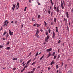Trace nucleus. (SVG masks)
Instances as JSON below:
<instances>
[{"label":"nucleus","instance_id":"obj_23","mask_svg":"<svg viewBox=\"0 0 73 73\" xmlns=\"http://www.w3.org/2000/svg\"><path fill=\"white\" fill-rule=\"evenodd\" d=\"M28 64L27 65L25 66V67H24V69H25L26 68H27V67H28Z\"/></svg>","mask_w":73,"mask_h":73},{"label":"nucleus","instance_id":"obj_16","mask_svg":"<svg viewBox=\"0 0 73 73\" xmlns=\"http://www.w3.org/2000/svg\"><path fill=\"white\" fill-rule=\"evenodd\" d=\"M54 11H56V7L55 6V5L54 6Z\"/></svg>","mask_w":73,"mask_h":73},{"label":"nucleus","instance_id":"obj_17","mask_svg":"<svg viewBox=\"0 0 73 73\" xmlns=\"http://www.w3.org/2000/svg\"><path fill=\"white\" fill-rule=\"evenodd\" d=\"M72 70H70L67 73H72Z\"/></svg>","mask_w":73,"mask_h":73},{"label":"nucleus","instance_id":"obj_38","mask_svg":"<svg viewBox=\"0 0 73 73\" xmlns=\"http://www.w3.org/2000/svg\"><path fill=\"white\" fill-rule=\"evenodd\" d=\"M55 53H56V52H53L52 54V56H54V54H55Z\"/></svg>","mask_w":73,"mask_h":73},{"label":"nucleus","instance_id":"obj_49","mask_svg":"<svg viewBox=\"0 0 73 73\" xmlns=\"http://www.w3.org/2000/svg\"><path fill=\"white\" fill-rule=\"evenodd\" d=\"M60 42H61V40H59V41L58 42V43L59 44H60Z\"/></svg>","mask_w":73,"mask_h":73},{"label":"nucleus","instance_id":"obj_54","mask_svg":"<svg viewBox=\"0 0 73 73\" xmlns=\"http://www.w3.org/2000/svg\"><path fill=\"white\" fill-rule=\"evenodd\" d=\"M40 31L41 32H43V30L42 29H41L40 30Z\"/></svg>","mask_w":73,"mask_h":73},{"label":"nucleus","instance_id":"obj_45","mask_svg":"<svg viewBox=\"0 0 73 73\" xmlns=\"http://www.w3.org/2000/svg\"><path fill=\"white\" fill-rule=\"evenodd\" d=\"M38 19H40V15H39L38 17Z\"/></svg>","mask_w":73,"mask_h":73},{"label":"nucleus","instance_id":"obj_29","mask_svg":"<svg viewBox=\"0 0 73 73\" xmlns=\"http://www.w3.org/2000/svg\"><path fill=\"white\" fill-rule=\"evenodd\" d=\"M36 25H37V27H40V25L39 24H36Z\"/></svg>","mask_w":73,"mask_h":73},{"label":"nucleus","instance_id":"obj_6","mask_svg":"<svg viewBox=\"0 0 73 73\" xmlns=\"http://www.w3.org/2000/svg\"><path fill=\"white\" fill-rule=\"evenodd\" d=\"M9 32L10 35H13V32H11L10 30H9Z\"/></svg>","mask_w":73,"mask_h":73},{"label":"nucleus","instance_id":"obj_4","mask_svg":"<svg viewBox=\"0 0 73 73\" xmlns=\"http://www.w3.org/2000/svg\"><path fill=\"white\" fill-rule=\"evenodd\" d=\"M52 48H51L49 49H47L46 50V52H50V51H52Z\"/></svg>","mask_w":73,"mask_h":73},{"label":"nucleus","instance_id":"obj_60","mask_svg":"<svg viewBox=\"0 0 73 73\" xmlns=\"http://www.w3.org/2000/svg\"><path fill=\"white\" fill-rule=\"evenodd\" d=\"M20 62H22V61H23V59H21L20 60Z\"/></svg>","mask_w":73,"mask_h":73},{"label":"nucleus","instance_id":"obj_34","mask_svg":"<svg viewBox=\"0 0 73 73\" xmlns=\"http://www.w3.org/2000/svg\"><path fill=\"white\" fill-rule=\"evenodd\" d=\"M16 68L15 67L14 68H13V70H16Z\"/></svg>","mask_w":73,"mask_h":73},{"label":"nucleus","instance_id":"obj_36","mask_svg":"<svg viewBox=\"0 0 73 73\" xmlns=\"http://www.w3.org/2000/svg\"><path fill=\"white\" fill-rule=\"evenodd\" d=\"M44 25H47V23H46V22L45 21H44Z\"/></svg>","mask_w":73,"mask_h":73},{"label":"nucleus","instance_id":"obj_37","mask_svg":"<svg viewBox=\"0 0 73 73\" xmlns=\"http://www.w3.org/2000/svg\"><path fill=\"white\" fill-rule=\"evenodd\" d=\"M17 5L19 8V3H17Z\"/></svg>","mask_w":73,"mask_h":73},{"label":"nucleus","instance_id":"obj_53","mask_svg":"<svg viewBox=\"0 0 73 73\" xmlns=\"http://www.w3.org/2000/svg\"><path fill=\"white\" fill-rule=\"evenodd\" d=\"M7 44V45H9V42H8Z\"/></svg>","mask_w":73,"mask_h":73},{"label":"nucleus","instance_id":"obj_46","mask_svg":"<svg viewBox=\"0 0 73 73\" xmlns=\"http://www.w3.org/2000/svg\"><path fill=\"white\" fill-rule=\"evenodd\" d=\"M31 53H30L28 55V57H29V56H31Z\"/></svg>","mask_w":73,"mask_h":73},{"label":"nucleus","instance_id":"obj_2","mask_svg":"<svg viewBox=\"0 0 73 73\" xmlns=\"http://www.w3.org/2000/svg\"><path fill=\"white\" fill-rule=\"evenodd\" d=\"M13 7H12V9L13 11H14V10H15V9L16 7V4L13 5Z\"/></svg>","mask_w":73,"mask_h":73},{"label":"nucleus","instance_id":"obj_25","mask_svg":"<svg viewBox=\"0 0 73 73\" xmlns=\"http://www.w3.org/2000/svg\"><path fill=\"white\" fill-rule=\"evenodd\" d=\"M38 52H37L36 53L35 56L36 57L37 56V55H38Z\"/></svg>","mask_w":73,"mask_h":73},{"label":"nucleus","instance_id":"obj_13","mask_svg":"<svg viewBox=\"0 0 73 73\" xmlns=\"http://www.w3.org/2000/svg\"><path fill=\"white\" fill-rule=\"evenodd\" d=\"M36 69V68H33V70H32V72H35V70Z\"/></svg>","mask_w":73,"mask_h":73},{"label":"nucleus","instance_id":"obj_35","mask_svg":"<svg viewBox=\"0 0 73 73\" xmlns=\"http://www.w3.org/2000/svg\"><path fill=\"white\" fill-rule=\"evenodd\" d=\"M35 63H36V61H35L33 63H32V65H34V64H35Z\"/></svg>","mask_w":73,"mask_h":73},{"label":"nucleus","instance_id":"obj_22","mask_svg":"<svg viewBox=\"0 0 73 73\" xmlns=\"http://www.w3.org/2000/svg\"><path fill=\"white\" fill-rule=\"evenodd\" d=\"M61 69L60 68H59V70H58V72L59 73H61Z\"/></svg>","mask_w":73,"mask_h":73},{"label":"nucleus","instance_id":"obj_11","mask_svg":"<svg viewBox=\"0 0 73 73\" xmlns=\"http://www.w3.org/2000/svg\"><path fill=\"white\" fill-rule=\"evenodd\" d=\"M51 53H49L48 54V56H47V58H49V57H50V56H51Z\"/></svg>","mask_w":73,"mask_h":73},{"label":"nucleus","instance_id":"obj_39","mask_svg":"<svg viewBox=\"0 0 73 73\" xmlns=\"http://www.w3.org/2000/svg\"><path fill=\"white\" fill-rule=\"evenodd\" d=\"M65 21H66V24H67L66 23H67V19H66Z\"/></svg>","mask_w":73,"mask_h":73},{"label":"nucleus","instance_id":"obj_7","mask_svg":"<svg viewBox=\"0 0 73 73\" xmlns=\"http://www.w3.org/2000/svg\"><path fill=\"white\" fill-rule=\"evenodd\" d=\"M52 37H53V38H56V37L55 36V33L54 32H53V35L52 36Z\"/></svg>","mask_w":73,"mask_h":73},{"label":"nucleus","instance_id":"obj_3","mask_svg":"<svg viewBox=\"0 0 73 73\" xmlns=\"http://www.w3.org/2000/svg\"><path fill=\"white\" fill-rule=\"evenodd\" d=\"M59 6H57L56 7V11L57 13H58L60 12V10H59Z\"/></svg>","mask_w":73,"mask_h":73},{"label":"nucleus","instance_id":"obj_19","mask_svg":"<svg viewBox=\"0 0 73 73\" xmlns=\"http://www.w3.org/2000/svg\"><path fill=\"white\" fill-rule=\"evenodd\" d=\"M54 63V62L53 61H52V62L50 64L51 65H53V64Z\"/></svg>","mask_w":73,"mask_h":73},{"label":"nucleus","instance_id":"obj_31","mask_svg":"<svg viewBox=\"0 0 73 73\" xmlns=\"http://www.w3.org/2000/svg\"><path fill=\"white\" fill-rule=\"evenodd\" d=\"M48 32L49 33H50V32H51V30L50 29V28H49L48 29Z\"/></svg>","mask_w":73,"mask_h":73},{"label":"nucleus","instance_id":"obj_59","mask_svg":"<svg viewBox=\"0 0 73 73\" xmlns=\"http://www.w3.org/2000/svg\"><path fill=\"white\" fill-rule=\"evenodd\" d=\"M51 24L52 25L53 24V22H51Z\"/></svg>","mask_w":73,"mask_h":73},{"label":"nucleus","instance_id":"obj_21","mask_svg":"<svg viewBox=\"0 0 73 73\" xmlns=\"http://www.w3.org/2000/svg\"><path fill=\"white\" fill-rule=\"evenodd\" d=\"M48 13L49 14H50V10H48Z\"/></svg>","mask_w":73,"mask_h":73},{"label":"nucleus","instance_id":"obj_20","mask_svg":"<svg viewBox=\"0 0 73 73\" xmlns=\"http://www.w3.org/2000/svg\"><path fill=\"white\" fill-rule=\"evenodd\" d=\"M50 1H51V3L52 4V5H53V2H52V0H50Z\"/></svg>","mask_w":73,"mask_h":73},{"label":"nucleus","instance_id":"obj_40","mask_svg":"<svg viewBox=\"0 0 73 73\" xmlns=\"http://www.w3.org/2000/svg\"><path fill=\"white\" fill-rule=\"evenodd\" d=\"M56 68H57V69H58V66L57 65L56 66Z\"/></svg>","mask_w":73,"mask_h":73},{"label":"nucleus","instance_id":"obj_9","mask_svg":"<svg viewBox=\"0 0 73 73\" xmlns=\"http://www.w3.org/2000/svg\"><path fill=\"white\" fill-rule=\"evenodd\" d=\"M7 21H8V20H6L5 21V22L3 23L4 24L3 25V26H5V25H6V23H7Z\"/></svg>","mask_w":73,"mask_h":73},{"label":"nucleus","instance_id":"obj_57","mask_svg":"<svg viewBox=\"0 0 73 73\" xmlns=\"http://www.w3.org/2000/svg\"><path fill=\"white\" fill-rule=\"evenodd\" d=\"M63 4L64 5H65V1H63Z\"/></svg>","mask_w":73,"mask_h":73},{"label":"nucleus","instance_id":"obj_33","mask_svg":"<svg viewBox=\"0 0 73 73\" xmlns=\"http://www.w3.org/2000/svg\"><path fill=\"white\" fill-rule=\"evenodd\" d=\"M60 55H58V57L57 58V59H58L60 58Z\"/></svg>","mask_w":73,"mask_h":73},{"label":"nucleus","instance_id":"obj_28","mask_svg":"<svg viewBox=\"0 0 73 73\" xmlns=\"http://www.w3.org/2000/svg\"><path fill=\"white\" fill-rule=\"evenodd\" d=\"M5 34H7V32L6 31H5L3 33V35L4 36Z\"/></svg>","mask_w":73,"mask_h":73},{"label":"nucleus","instance_id":"obj_10","mask_svg":"<svg viewBox=\"0 0 73 73\" xmlns=\"http://www.w3.org/2000/svg\"><path fill=\"white\" fill-rule=\"evenodd\" d=\"M39 33V29H37L36 30V34H38Z\"/></svg>","mask_w":73,"mask_h":73},{"label":"nucleus","instance_id":"obj_42","mask_svg":"<svg viewBox=\"0 0 73 73\" xmlns=\"http://www.w3.org/2000/svg\"><path fill=\"white\" fill-rule=\"evenodd\" d=\"M46 35H48V33L47 32H45Z\"/></svg>","mask_w":73,"mask_h":73},{"label":"nucleus","instance_id":"obj_24","mask_svg":"<svg viewBox=\"0 0 73 73\" xmlns=\"http://www.w3.org/2000/svg\"><path fill=\"white\" fill-rule=\"evenodd\" d=\"M57 57V55L55 56L54 57V59L55 60L56 58Z\"/></svg>","mask_w":73,"mask_h":73},{"label":"nucleus","instance_id":"obj_47","mask_svg":"<svg viewBox=\"0 0 73 73\" xmlns=\"http://www.w3.org/2000/svg\"><path fill=\"white\" fill-rule=\"evenodd\" d=\"M40 67H41V66H38V67H37V69H39V68H40Z\"/></svg>","mask_w":73,"mask_h":73},{"label":"nucleus","instance_id":"obj_15","mask_svg":"<svg viewBox=\"0 0 73 73\" xmlns=\"http://www.w3.org/2000/svg\"><path fill=\"white\" fill-rule=\"evenodd\" d=\"M44 57V55H43L42 57L40 58V60H42V59Z\"/></svg>","mask_w":73,"mask_h":73},{"label":"nucleus","instance_id":"obj_64","mask_svg":"<svg viewBox=\"0 0 73 73\" xmlns=\"http://www.w3.org/2000/svg\"><path fill=\"white\" fill-rule=\"evenodd\" d=\"M29 3H31V0H29Z\"/></svg>","mask_w":73,"mask_h":73},{"label":"nucleus","instance_id":"obj_1","mask_svg":"<svg viewBox=\"0 0 73 73\" xmlns=\"http://www.w3.org/2000/svg\"><path fill=\"white\" fill-rule=\"evenodd\" d=\"M50 37V36H49V35H47V37L45 38V41L47 42H49V40H48L49 39Z\"/></svg>","mask_w":73,"mask_h":73},{"label":"nucleus","instance_id":"obj_26","mask_svg":"<svg viewBox=\"0 0 73 73\" xmlns=\"http://www.w3.org/2000/svg\"><path fill=\"white\" fill-rule=\"evenodd\" d=\"M17 60V58H14L13 59V60H14V61H16V60Z\"/></svg>","mask_w":73,"mask_h":73},{"label":"nucleus","instance_id":"obj_32","mask_svg":"<svg viewBox=\"0 0 73 73\" xmlns=\"http://www.w3.org/2000/svg\"><path fill=\"white\" fill-rule=\"evenodd\" d=\"M67 31H69V26H67Z\"/></svg>","mask_w":73,"mask_h":73},{"label":"nucleus","instance_id":"obj_52","mask_svg":"<svg viewBox=\"0 0 73 73\" xmlns=\"http://www.w3.org/2000/svg\"><path fill=\"white\" fill-rule=\"evenodd\" d=\"M30 72V73H34V72H33V71H31V72Z\"/></svg>","mask_w":73,"mask_h":73},{"label":"nucleus","instance_id":"obj_27","mask_svg":"<svg viewBox=\"0 0 73 73\" xmlns=\"http://www.w3.org/2000/svg\"><path fill=\"white\" fill-rule=\"evenodd\" d=\"M56 20H57V19L56 18H54V21L55 23H56Z\"/></svg>","mask_w":73,"mask_h":73},{"label":"nucleus","instance_id":"obj_12","mask_svg":"<svg viewBox=\"0 0 73 73\" xmlns=\"http://www.w3.org/2000/svg\"><path fill=\"white\" fill-rule=\"evenodd\" d=\"M32 60L31 59H30L27 62L26 64V65H27V64H28L29 63L31 62V61Z\"/></svg>","mask_w":73,"mask_h":73},{"label":"nucleus","instance_id":"obj_51","mask_svg":"<svg viewBox=\"0 0 73 73\" xmlns=\"http://www.w3.org/2000/svg\"><path fill=\"white\" fill-rule=\"evenodd\" d=\"M53 12H51V15L52 16L53 15Z\"/></svg>","mask_w":73,"mask_h":73},{"label":"nucleus","instance_id":"obj_58","mask_svg":"<svg viewBox=\"0 0 73 73\" xmlns=\"http://www.w3.org/2000/svg\"><path fill=\"white\" fill-rule=\"evenodd\" d=\"M7 49L9 50L10 49V47H7Z\"/></svg>","mask_w":73,"mask_h":73},{"label":"nucleus","instance_id":"obj_43","mask_svg":"<svg viewBox=\"0 0 73 73\" xmlns=\"http://www.w3.org/2000/svg\"><path fill=\"white\" fill-rule=\"evenodd\" d=\"M71 5H72L71 3V2H70L69 3V5L70 6H71Z\"/></svg>","mask_w":73,"mask_h":73},{"label":"nucleus","instance_id":"obj_61","mask_svg":"<svg viewBox=\"0 0 73 73\" xmlns=\"http://www.w3.org/2000/svg\"><path fill=\"white\" fill-rule=\"evenodd\" d=\"M62 66H63V62L62 63V65H61V66L62 67Z\"/></svg>","mask_w":73,"mask_h":73},{"label":"nucleus","instance_id":"obj_63","mask_svg":"<svg viewBox=\"0 0 73 73\" xmlns=\"http://www.w3.org/2000/svg\"><path fill=\"white\" fill-rule=\"evenodd\" d=\"M3 40L4 41H5V39L4 38H3Z\"/></svg>","mask_w":73,"mask_h":73},{"label":"nucleus","instance_id":"obj_30","mask_svg":"<svg viewBox=\"0 0 73 73\" xmlns=\"http://www.w3.org/2000/svg\"><path fill=\"white\" fill-rule=\"evenodd\" d=\"M9 36V35H8V33L7 34L6 37H8Z\"/></svg>","mask_w":73,"mask_h":73},{"label":"nucleus","instance_id":"obj_50","mask_svg":"<svg viewBox=\"0 0 73 73\" xmlns=\"http://www.w3.org/2000/svg\"><path fill=\"white\" fill-rule=\"evenodd\" d=\"M38 1V5H40V3H39V2H38V1Z\"/></svg>","mask_w":73,"mask_h":73},{"label":"nucleus","instance_id":"obj_8","mask_svg":"<svg viewBox=\"0 0 73 73\" xmlns=\"http://www.w3.org/2000/svg\"><path fill=\"white\" fill-rule=\"evenodd\" d=\"M66 16H67V17L68 19H69V13H68V12H67L66 13Z\"/></svg>","mask_w":73,"mask_h":73},{"label":"nucleus","instance_id":"obj_56","mask_svg":"<svg viewBox=\"0 0 73 73\" xmlns=\"http://www.w3.org/2000/svg\"><path fill=\"white\" fill-rule=\"evenodd\" d=\"M67 66V65L66 64L65 65V68H66V66Z\"/></svg>","mask_w":73,"mask_h":73},{"label":"nucleus","instance_id":"obj_44","mask_svg":"<svg viewBox=\"0 0 73 73\" xmlns=\"http://www.w3.org/2000/svg\"><path fill=\"white\" fill-rule=\"evenodd\" d=\"M36 25H37V24L35 23L33 25V26H34V27H36Z\"/></svg>","mask_w":73,"mask_h":73},{"label":"nucleus","instance_id":"obj_18","mask_svg":"<svg viewBox=\"0 0 73 73\" xmlns=\"http://www.w3.org/2000/svg\"><path fill=\"white\" fill-rule=\"evenodd\" d=\"M17 21H15L14 22V24H15V25H17Z\"/></svg>","mask_w":73,"mask_h":73},{"label":"nucleus","instance_id":"obj_48","mask_svg":"<svg viewBox=\"0 0 73 73\" xmlns=\"http://www.w3.org/2000/svg\"><path fill=\"white\" fill-rule=\"evenodd\" d=\"M3 48V46L1 45H0V48Z\"/></svg>","mask_w":73,"mask_h":73},{"label":"nucleus","instance_id":"obj_5","mask_svg":"<svg viewBox=\"0 0 73 73\" xmlns=\"http://www.w3.org/2000/svg\"><path fill=\"white\" fill-rule=\"evenodd\" d=\"M61 7H62V9H64V5H63V3H62V1H61Z\"/></svg>","mask_w":73,"mask_h":73},{"label":"nucleus","instance_id":"obj_14","mask_svg":"<svg viewBox=\"0 0 73 73\" xmlns=\"http://www.w3.org/2000/svg\"><path fill=\"white\" fill-rule=\"evenodd\" d=\"M35 36L36 37H39V35L38 34H35Z\"/></svg>","mask_w":73,"mask_h":73},{"label":"nucleus","instance_id":"obj_41","mask_svg":"<svg viewBox=\"0 0 73 73\" xmlns=\"http://www.w3.org/2000/svg\"><path fill=\"white\" fill-rule=\"evenodd\" d=\"M25 70V69H24L23 70H22L21 72V73H22V72H23V71H24V70Z\"/></svg>","mask_w":73,"mask_h":73},{"label":"nucleus","instance_id":"obj_55","mask_svg":"<svg viewBox=\"0 0 73 73\" xmlns=\"http://www.w3.org/2000/svg\"><path fill=\"white\" fill-rule=\"evenodd\" d=\"M3 29V28H2V27H1V28L0 29V31H1V30Z\"/></svg>","mask_w":73,"mask_h":73},{"label":"nucleus","instance_id":"obj_62","mask_svg":"<svg viewBox=\"0 0 73 73\" xmlns=\"http://www.w3.org/2000/svg\"><path fill=\"white\" fill-rule=\"evenodd\" d=\"M16 8H17L16 9H17H17H18V7H17V6H16Z\"/></svg>","mask_w":73,"mask_h":73}]
</instances>
